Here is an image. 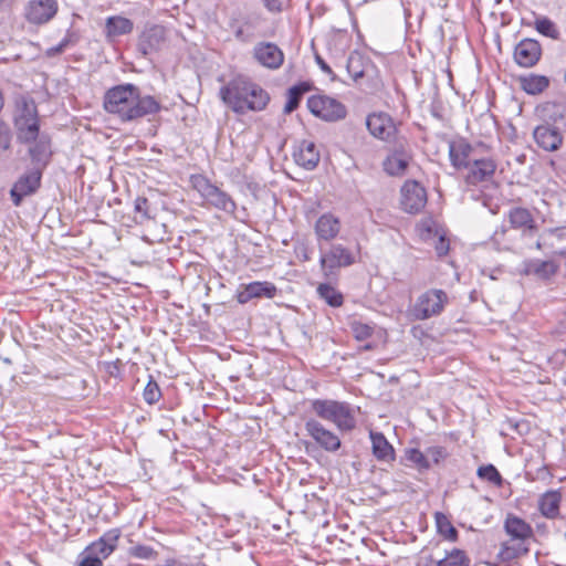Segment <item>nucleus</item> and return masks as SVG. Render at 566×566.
<instances>
[{"mask_svg":"<svg viewBox=\"0 0 566 566\" xmlns=\"http://www.w3.org/2000/svg\"><path fill=\"white\" fill-rule=\"evenodd\" d=\"M104 109L122 122H134L158 114L163 106L151 95H143L140 88L132 83H124L108 88L104 94Z\"/></svg>","mask_w":566,"mask_h":566,"instance_id":"nucleus-1","label":"nucleus"},{"mask_svg":"<svg viewBox=\"0 0 566 566\" xmlns=\"http://www.w3.org/2000/svg\"><path fill=\"white\" fill-rule=\"evenodd\" d=\"M219 95L234 113L240 115L249 111L261 112L270 102L269 93L244 76L232 78L220 88Z\"/></svg>","mask_w":566,"mask_h":566,"instance_id":"nucleus-2","label":"nucleus"},{"mask_svg":"<svg viewBox=\"0 0 566 566\" xmlns=\"http://www.w3.org/2000/svg\"><path fill=\"white\" fill-rule=\"evenodd\" d=\"M12 124L18 144H29L41 132L38 105L30 96H20L14 102Z\"/></svg>","mask_w":566,"mask_h":566,"instance_id":"nucleus-3","label":"nucleus"},{"mask_svg":"<svg viewBox=\"0 0 566 566\" xmlns=\"http://www.w3.org/2000/svg\"><path fill=\"white\" fill-rule=\"evenodd\" d=\"M311 411L319 419L334 423L339 431L349 432L356 427V410L346 401L314 399Z\"/></svg>","mask_w":566,"mask_h":566,"instance_id":"nucleus-4","label":"nucleus"},{"mask_svg":"<svg viewBox=\"0 0 566 566\" xmlns=\"http://www.w3.org/2000/svg\"><path fill=\"white\" fill-rule=\"evenodd\" d=\"M190 184L201 198L213 208L230 214L235 212L237 203L232 197L213 185L205 175H191Z\"/></svg>","mask_w":566,"mask_h":566,"instance_id":"nucleus-5","label":"nucleus"},{"mask_svg":"<svg viewBox=\"0 0 566 566\" xmlns=\"http://www.w3.org/2000/svg\"><path fill=\"white\" fill-rule=\"evenodd\" d=\"M355 262L353 251L343 244H332L327 251L321 249L319 265L325 277L335 275L338 269L350 266Z\"/></svg>","mask_w":566,"mask_h":566,"instance_id":"nucleus-6","label":"nucleus"},{"mask_svg":"<svg viewBox=\"0 0 566 566\" xmlns=\"http://www.w3.org/2000/svg\"><path fill=\"white\" fill-rule=\"evenodd\" d=\"M308 111L325 122H337L347 115L346 106L338 99L327 95H313L307 99Z\"/></svg>","mask_w":566,"mask_h":566,"instance_id":"nucleus-7","label":"nucleus"},{"mask_svg":"<svg viewBox=\"0 0 566 566\" xmlns=\"http://www.w3.org/2000/svg\"><path fill=\"white\" fill-rule=\"evenodd\" d=\"M447 303L448 295L443 290H428L418 297L413 306V315L420 321L438 316Z\"/></svg>","mask_w":566,"mask_h":566,"instance_id":"nucleus-8","label":"nucleus"},{"mask_svg":"<svg viewBox=\"0 0 566 566\" xmlns=\"http://www.w3.org/2000/svg\"><path fill=\"white\" fill-rule=\"evenodd\" d=\"M43 172L30 168L22 174L10 189V198L14 207H20L24 198L33 196L41 188Z\"/></svg>","mask_w":566,"mask_h":566,"instance_id":"nucleus-9","label":"nucleus"},{"mask_svg":"<svg viewBox=\"0 0 566 566\" xmlns=\"http://www.w3.org/2000/svg\"><path fill=\"white\" fill-rule=\"evenodd\" d=\"M428 201L427 190L416 180H407L400 189L401 209L410 214L422 211Z\"/></svg>","mask_w":566,"mask_h":566,"instance_id":"nucleus-10","label":"nucleus"},{"mask_svg":"<svg viewBox=\"0 0 566 566\" xmlns=\"http://www.w3.org/2000/svg\"><path fill=\"white\" fill-rule=\"evenodd\" d=\"M304 429L317 446L326 452H336L342 447L340 438L316 418H307L304 422Z\"/></svg>","mask_w":566,"mask_h":566,"instance_id":"nucleus-11","label":"nucleus"},{"mask_svg":"<svg viewBox=\"0 0 566 566\" xmlns=\"http://www.w3.org/2000/svg\"><path fill=\"white\" fill-rule=\"evenodd\" d=\"M25 145L28 146V156L32 164L31 168L44 172L53 157L51 136L44 132Z\"/></svg>","mask_w":566,"mask_h":566,"instance_id":"nucleus-12","label":"nucleus"},{"mask_svg":"<svg viewBox=\"0 0 566 566\" xmlns=\"http://www.w3.org/2000/svg\"><path fill=\"white\" fill-rule=\"evenodd\" d=\"M366 126L371 136L382 142H396L398 126L385 112L371 113L366 117Z\"/></svg>","mask_w":566,"mask_h":566,"instance_id":"nucleus-13","label":"nucleus"},{"mask_svg":"<svg viewBox=\"0 0 566 566\" xmlns=\"http://www.w3.org/2000/svg\"><path fill=\"white\" fill-rule=\"evenodd\" d=\"M166 41V30L158 24L146 27L138 36L137 51L144 56H148L160 50Z\"/></svg>","mask_w":566,"mask_h":566,"instance_id":"nucleus-14","label":"nucleus"},{"mask_svg":"<svg viewBox=\"0 0 566 566\" xmlns=\"http://www.w3.org/2000/svg\"><path fill=\"white\" fill-rule=\"evenodd\" d=\"M506 219L510 227L523 235L533 237L538 231V224L527 208L512 207L506 213Z\"/></svg>","mask_w":566,"mask_h":566,"instance_id":"nucleus-15","label":"nucleus"},{"mask_svg":"<svg viewBox=\"0 0 566 566\" xmlns=\"http://www.w3.org/2000/svg\"><path fill=\"white\" fill-rule=\"evenodd\" d=\"M464 169L468 170L465 182L468 185H478L492 179L496 170V163L492 158L474 157Z\"/></svg>","mask_w":566,"mask_h":566,"instance_id":"nucleus-16","label":"nucleus"},{"mask_svg":"<svg viewBox=\"0 0 566 566\" xmlns=\"http://www.w3.org/2000/svg\"><path fill=\"white\" fill-rule=\"evenodd\" d=\"M57 9L56 0H31L25 17L31 23L44 24L55 17Z\"/></svg>","mask_w":566,"mask_h":566,"instance_id":"nucleus-17","label":"nucleus"},{"mask_svg":"<svg viewBox=\"0 0 566 566\" xmlns=\"http://www.w3.org/2000/svg\"><path fill=\"white\" fill-rule=\"evenodd\" d=\"M541 56V44L534 39H523L515 45L514 60L522 67L534 66Z\"/></svg>","mask_w":566,"mask_h":566,"instance_id":"nucleus-18","label":"nucleus"},{"mask_svg":"<svg viewBox=\"0 0 566 566\" xmlns=\"http://www.w3.org/2000/svg\"><path fill=\"white\" fill-rule=\"evenodd\" d=\"M253 57L262 66L268 69H279L284 61V54L282 50L274 43L260 42L253 48Z\"/></svg>","mask_w":566,"mask_h":566,"instance_id":"nucleus-19","label":"nucleus"},{"mask_svg":"<svg viewBox=\"0 0 566 566\" xmlns=\"http://www.w3.org/2000/svg\"><path fill=\"white\" fill-rule=\"evenodd\" d=\"M533 138L536 145L545 151H556L563 145L564 137L558 128L543 124L533 132Z\"/></svg>","mask_w":566,"mask_h":566,"instance_id":"nucleus-20","label":"nucleus"},{"mask_svg":"<svg viewBox=\"0 0 566 566\" xmlns=\"http://www.w3.org/2000/svg\"><path fill=\"white\" fill-rule=\"evenodd\" d=\"M276 286L268 281H254L242 286L237 293V301L247 304L252 298H273L276 295Z\"/></svg>","mask_w":566,"mask_h":566,"instance_id":"nucleus-21","label":"nucleus"},{"mask_svg":"<svg viewBox=\"0 0 566 566\" xmlns=\"http://www.w3.org/2000/svg\"><path fill=\"white\" fill-rule=\"evenodd\" d=\"M411 156L403 144L398 142L392 151L384 160V170L390 176H401L408 168Z\"/></svg>","mask_w":566,"mask_h":566,"instance_id":"nucleus-22","label":"nucleus"},{"mask_svg":"<svg viewBox=\"0 0 566 566\" xmlns=\"http://www.w3.org/2000/svg\"><path fill=\"white\" fill-rule=\"evenodd\" d=\"M294 161L306 170H313L317 167L321 155L314 142L301 140L293 153Z\"/></svg>","mask_w":566,"mask_h":566,"instance_id":"nucleus-23","label":"nucleus"},{"mask_svg":"<svg viewBox=\"0 0 566 566\" xmlns=\"http://www.w3.org/2000/svg\"><path fill=\"white\" fill-rule=\"evenodd\" d=\"M504 531L512 541L526 544L534 536L532 526L523 518L510 513L504 521Z\"/></svg>","mask_w":566,"mask_h":566,"instance_id":"nucleus-24","label":"nucleus"},{"mask_svg":"<svg viewBox=\"0 0 566 566\" xmlns=\"http://www.w3.org/2000/svg\"><path fill=\"white\" fill-rule=\"evenodd\" d=\"M473 147L465 139L449 142V158L453 167L460 169L465 168L474 158Z\"/></svg>","mask_w":566,"mask_h":566,"instance_id":"nucleus-25","label":"nucleus"},{"mask_svg":"<svg viewBox=\"0 0 566 566\" xmlns=\"http://www.w3.org/2000/svg\"><path fill=\"white\" fill-rule=\"evenodd\" d=\"M340 231V221L331 212L323 213L315 223V234L318 240L331 241Z\"/></svg>","mask_w":566,"mask_h":566,"instance_id":"nucleus-26","label":"nucleus"},{"mask_svg":"<svg viewBox=\"0 0 566 566\" xmlns=\"http://www.w3.org/2000/svg\"><path fill=\"white\" fill-rule=\"evenodd\" d=\"M134 30V22L123 15H111L105 21L104 33L108 40L127 35Z\"/></svg>","mask_w":566,"mask_h":566,"instance_id":"nucleus-27","label":"nucleus"},{"mask_svg":"<svg viewBox=\"0 0 566 566\" xmlns=\"http://www.w3.org/2000/svg\"><path fill=\"white\" fill-rule=\"evenodd\" d=\"M373 454L378 461L392 462L396 458L395 449L381 432H370Z\"/></svg>","mask_w":566,"mask_h":566,"instance_id":"nucleus-28","label":"nucleus"},{"mask_svg":"<svg viewBox=\"0 0 566 566\" xmlns=\"http://www.w3.org/2000/svg\"><path fill=\"white\" fill-rule=\"evenodd\" d=\"M562 495L558 491L545 492L538 501V509L542 515L547 518H555L559 514Z\"/></svg>","mask_w":566,"mask_h":566,"instance_id":"nucleus-29","label":"nucleus"},{"mask_svg":"<svg viewBox=\"0 0 566 566\" xmlns=\"http://www.w3.org/2000/svg\"><path fill=\"white\" fill-rule=\"evenodd\" d=\"M557 271V266L553 261L530 260L525 262L524 272L527 275H535L539 279L547 280Z\"/></svg>","mask_w":566,"mask_h":566,"instance_id":"nucleus-30","label":"nucleus"},{"mask_svg":"<svg viewBox=\"0 0 566 566\" xmlns=\"http://www.w3.org/2000/svg\"><path fill=\"white\" fill-rule=\"evenodd\" d=\"M369 66H371V62L369 60H365L361 54L353 52L347 59L346 70L349 76L357 82L368 73Z\"/></svg>","mask_w":566,"mask_h":566,"instance_id":"nucleus-31","label":"nucleus"},{"mask_svg":"<svg viewBox=\"0 0 566 566\" xmlns=\"http://www.w3.org/2000/svg\"><path fill=\"white\" fill-rule=\"evenodd\" d=\"M312 84L310 82H300L287 90V101L284 106V113L291 114L294 112L303 97V95L310 92Z\"/></svg>","mask_w":566,"mask_h":566,"instance_id":"nucleus-32","label":"nucleus"},{"mask_svg":"<svg viewBox=\"0 0 566 566\" xmlns=\"http://www.w3.org/2000/svg\"><path fill=\"white\" fill-rule=\"evenodd\" d=\"M316 293L331 307H340L344 304L343 293L329 283L318 284Z\"/></svg>","mask_w":566,"mask_h":566,"instance_id":"nucleus-33","label":"nucleus"},{"mask_svg":"<svg viewBox=\"0 0 566 566\" xmlns=\"http://www.w3.org/2000/svg\"><path fill=\"white\" fill-rule=\"evenodd\" d=\"M434 522L437 527V533L441 535L444 539L455 543L459 539V532L452 525L449 517L442 512L434 513Z\"/></svg>","mask_w":566,"mask_h":566,"instance_id":"nucleus-34","label":"nucleus"},{"mask_svg":"<svg viewBox=\"0 0 566 566\" xmlns=\"http://www.w3.org/2000/svg\"><path fill=\"white\" fill-rule=\"evenodd\" d=\"M521 87L527 94L537 95L545 91L549 85V80L544 75L531 74L520 78Z\"/></svg>","mask_w":566,"mask_h":566,"instance_id":"nucleus-35","label":"nucleus"},{"mask_svg":"<svg viewBox=\"0 0 566 566\" xmlns=\"http://www.w3.org/2000/svg\"><path fill=\"white\" fill-rule=\"evenodd\" d=\"M436 566H471V558L465 551L452 548L446 552V556L438 560Z\"/></svg>","mask_w":566,"mask_h":566,"instance_id":"nucleus-36","label":"nucleus"},{"mask_svg":"<svg viewBox=\"0 0 566 566\" xmlns=\"http://www.w3.org/2000/svg\"><path fill=\"white\" fill-rule=\"evenodd\" d=\"M135 221L138 224L153 220L155 218L154 209L146 197L138 196L134 201Z\"/></svg>","mask_w":566,"mask_h":566,"instance_id":"nucleus-37","label":"nucleus"},{"mask_svg":"<svg viewBox=\"0 0 566 566\" xmlns=\"http://www.w3.org/2000/svg\"><path fill=\"white\" fill-rule=\"evenodd\" d=\"M530 552V548L524 543H515L513 545H510L509 543H503L500 547L497 557L502 562H511L513 559H516L521 556L526 555Z\"/></svg>","mask_w":566,"mask_h":566,"instance_id":"nucleus-38","label":"nucleus"},{"mask_svg":"<svg viewBox=\"0 0 566 566\" xmlns=\"http://www.w3.org/2000/svg\"><path fill=\"white\" fill-rule=\"evenodd\" d=\"M405 459L415 464L419 471H427L431 468V462L427 461L424 452L417 448H410L405 451Z\"/></svg>","mask_w":566,"mask_h":566,"instance_id":"nucleus-39","label":"nucleus"},{"mask_svg":"<svg viewBox=\"0 0 566 566\" xmlns=\"http://www.w3.org/2000/svg\"><path fill=\"white\" fill-rule=\"evenodd\" d=\"M476 475L479 479L488 481L496 486H501L503 484L502 475L493 464L479 467Z\"/></svg>","mask_w":566,"mask_h":566,"instance_id":"nucleus-40","label":"nucleus"},{"mask_svg":"<svg viewBox=\"0 0 566 566\" xmlns=\"http://www.w3.org/2000/svg\"><path fill=\"white\" fill-rule=\"evenodd\" d=\"M128 555L142 560H154L158 553L149 545L137 544L128 548Z\"/></svg>","mask_w":566,"mask_h":566,"instance_id":"nucleus-41","label":"nucleus"},{"mask_svg":"<svg viewBox=\"0 0 566 566\" xmlns=\"http://www.w3.org/2000/svg\"><path fill=\"white\" fill-rule=\"evenodd\" d=\"M535 29L543 35L548 36L551 39H558L559 31L557 30L555 23L546 17L536 19Z\"/></svg>","mask_w":566,"mask_h":566,"instance_id":"nucleus-42","label":"nucleus"},{"mask_svg":"<svg viewBox=\"0 0 566 566\" xmlns=\"http://www.w3.org/2000/svg\"><path fill=\"white\" fill-rule=\"evenodd\" d=\"M143 397L148 405H154L161 398V390L151 375L144 388Z\"/></svg>","mask_w":566,"mask_h":566,"instance_id":"nucleus-43","label":"nucleus"},{"mask_svg":"<svg viewBox=\"0 0 566 566\" xmlns=\"http://www.w3.org/2000/svg\"><path fill=\"white\" fill-rule=\"evenodd\" d=\"M419 235L422 240L427 241L439 234L437 224L432 219H424L418 224Z\"/></svg>","mask_w":566,"mask_h":566,"instance_id":"nucleus-44","label":"nucleus"},{"mask_svg":"<svg viewBox=\"0 0 566 566\" xmlns=\"http://www.w3.org/2000/svg\"><path fill=\"white\" fill-rule=\"evenodd\" d=\"M352 332L357 340H366L374 334V328L368 324L361 322H354L352 324Z\"/></svg>","mask_w":566,"mask_h":566,"instance_id":"nucleus-45","label":"nucleus"},{"mask_svg":"<svg viewBox=\"0 0 566 566\" xmlns=\"http://www.w3.org/2000/svg\"><path fill=\"white\" fill-rule=\"evenodd\" d=\"M424 454H426L427 461H430L431 465H432V464H439L441 461H443L447 458L448 452H447L446 448H443V447L433 446V447L427 448L424 451Z\"/></svg>","mask_w":566,"mask_h":566,"instance_id":"nucleus-46","label":"nucleus"},{"mask_svg":"<svg viewBox=\"0 0 566 566\" xmlns=\"http://www.w3.org/2000/svg\"><path fill=\"white\" fill-rule=\"evenodd\" d=\"M81 559L78 560L77 566H102L103 559L99 558L91 548L86 547L84 552L80 555Z\"/></svg>","mask_w":566,"mask_h":566,"instance_id":"nucleus-47","label":"nucleus"},{"mask_svg":"<svg viewBox=\"0 0 566 566\" xmlns=\"http://www.w3.org/2000/svg\"><path fill=\"white\" fill-rule=\"evenodd\" d=\"M120 531L118 528H112L105 532L98 539L105 543L106 546L112 547L114 552L117 546Z\"/></svg>","mask_w":566,"mask_h":566,"instance_id":"nucleus-48","label":"nucleus"},{"mask_svg":"<svg viewBox=\"0 0 566 566\" xmlns=\"http://www.w3.org/2000/svg\"><path fill=\"white\" fill-rule=\"evenodd\" d=\"M87 547L91 548V551H93L102 559L107 558L113 553V548L106 546L105 543L99 539L93 542Z\"/></svg>","mask_w":566,"mask_h":566,"instance_id":"nucleus-49","label":"nucleus"},{"mask_svg":"<svg viewBox=\"0 0 566 566\" xmlns=\"http://www.w3.org/2000/svg\"><path fill=\"white\" fill-rule=\"evenodd\" d=\"M437 235H438V240L436 241L434 250H436L437 255L439 258H442L448 254V252L450 250V242H449V239H447L444 233H439Z\"/></svg>","mask_w":566,"mask_h":566,"instance_id":"nucleus-50","label":"nucleus"},{"mask_svg":"<svg viewBox=\"0 0 566 566\" xmlns=\"http://www.w3.org/2000/svg\"><path fill=\"white\" fill-rule=\"evenodd\" d=\"M315 62L319 66V69L331 77L332 81L336 80L335 73L321 55L315 54Z\"/></svg>","mask_w":566,"mask_h":566,"instance_id":"nucleus-51","label":"nucleus"},{"mask_svg":"<svg viewBox=\"0 0 566 566\" xmlns=\"http://www.w3.org/2000/svg\"><path fill=\"white\" fill-rule=\"evenodd\" d=\"M264 7L271 12H281L283 2L282 0H262Z\"/></svg>","mask_w":566,"mask_h":566,"instance_id":"nucleus-52","label":"nucleus"},{"mask_svg":"<svg viewBox=\"0 0 566 566\" xmlns=\"http://www.w3.org/2000/svg\"><path fill=\"white\" fill-rule=\"evenodd\" d=\"M77 35L74 32H67V34L59 42L62 48L65 50L70 45H73L77 42Z\"/></svg>","mask_w":566,"mask_h":566,"instance_id":"nucleus-53","label":"nucleus"},{"mask_svg":"<svg viewBox=\"0 0 566 566\" xmlns=\"http://www.w3.org/2000/svg\"><path fill=\"white\" fill-rule=\"evenodd\" d=\"M63 51H64V49L62 48V45L60 43H57L56 45L46 50V55L52 57L57 54H61Z\"/></svg>","mask_w":566,"mask_h":566,"instance_id":"nucleus-54","label":"nucleus"},{"mask_svg":"<svg viewBox=\"0 0 566 566\" xmlns=\"http://www.w3.org/2000/svg\"><path fill=\"white\" fill-rule=\"evenodd\" d=\"M555 119H558L560 124L566 128V107H562V109L555 114Z\"/></svg>","mask_w":566,"mask_h":566,"instance_id":"nucleus-55","label":"nucleus"},{"mask_svg":"<svg viewBox=\"0 0 566 566\" xmlns=\"http://www.w3.org/2000/svg\"><path fill=\"white\" fill-rule=\"evenodd\" d=\"M301 260L302 261H310L311 260V255H310L308 250L306 248H303V250H302Z\"/></svg>","mask_w":566,"mask_h":566,"instance_id":"nucleus-56","label":"nucleus"},{"mask_svg":"<svg viewBox=\"0 0 566 566\" xmlns=\"http://www.w3.org/2000/svg\"><path fill=\"white\" fill-rule=\"evenodd\" d=\"M536 248H537L538 250H539V249H542V244H541V242H539V241H537V242H536Z\"/></svg>","mask_w":566,"mask_h":566,"instance_id":"nucleus-57","label":"nucleus"},{"mask_svg":"<svg viewBox=\"0 0 566 566\" xmlns=\"http://www.w3.org/2000/svg\"><path fill=\"white\" fill-rule=\"evenodd\" d=\"M10 146L9 142H7V144L3 146L4 149H8Z\"/></svg>","mask_w":566,"mask_h":566,"instance_id":"nucleus-58","label":"nucleus"},{"mask_svg":"<svg viewBox=\"0 0 566 566\" xmlns=\"http://www.w3.org/2000/svg\"><path fill=\"white\" fill-rule=\"evenodd\" d=\"M7 0H0V6L3 4Z\"/></svg>","mask_w":566,"mask_h":566,"instance_id":"nucleus-59","label":"nucleus"},{"mask_svg":"<svg viewBox=\"0 0 566 566\" xmlns=\"http://www.w3.org/2000/svg\"><path fill=\"white\" fill-rule=\"evenodd\" d=\"M199 566H207V565H205V564H201V565H199Z\"/></svg>","mask_w":566,"mask_h":566,"instance_id":"nucleus-60","label":"nucleus"},{"mask_svg":"<svg viewBox=\"0 0 566 566\" xmlns=\"http://www.w3.org/2000/svg\"><path fill=\"white\" fill-rule=\"evenodd\" d=\"M565 355H566V348H565Z\"/></svg>","mask_w":566,"mask_h":566,"instance_id":"nucleus-61","label":"nucleus"}]
</instances>
